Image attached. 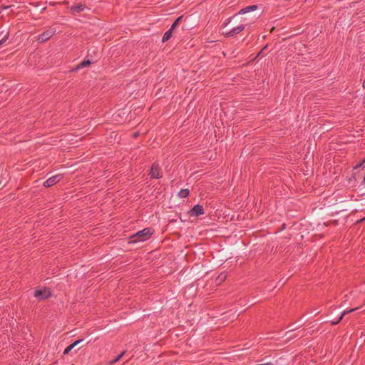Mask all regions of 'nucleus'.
<instances>
[{
	"label": "nucleus",
	"mask_w": 365,
	"mask_h": 365,
	"mask_svg": "<svg viewBox=\"0 0 365 365\" xmlns=\"http://www.w3.org/2000/svg\"><path fill=\"white\" fill-rule=\"evenodd\" d=\"M56 29L55 28H50L38 35L37 40L40 43H43L52 37L56 34Z\"/></svg>",
	"instance_id": "f03ea898"
},
{
	"label": "nucleus",
	"mask_w": 365,
	"mask_h": 365,
	"mask_svg": "<svg viewBox=\"0 0 365 365\" xmlns=\"http://www.w3.org/2000/svg\"><path fill=\"white\" fill-rule=\"evenodd\" d=\"M85 5L82 3H78L74 5H72L71 6V10L73 11L74 13H80L85 10Z\"/></svg>",
	"instance_id": "1a4fd4ad"
},
{
	"label": "nucleus",
	"mask_w": 365,
	"mask_h": 365,
	"mask_svg": "<svg viewBox=\"0 0 365 365\" xmlns=\"http://www.w3.org/2000/svg\"><path fill=\"white\" fill-rule=\"evenodd\" d=\"M125 353V351H123L122 353H120L118 356H116V358H115L113 360L110 361V364L111 365H113L115 363H116L117 361H118L123 356Z\"/></svg>",
	"instance_id": "dca6fc26"
},
{
	"label": "nucleus",
	"mask_w": 365,
	"mask_h": 365,
	"mask_svg": "<svg viewBox=\"0 0 365 365\" xmlns=\"http://www.w3.org/2000/svg\"><path fill=\"white\" fill-rule=\"evenodd\" d=\"M92 62L90 60H84L82 62H81L75 68L76 71H78L81 68H85L89 65H91Z\"/></svg>",
	"instance_id": "ddd939ff"
},
{
	"label": "nucleus",
	"mask_w": 365,
	"mask_h": 365,
	"mask_svg": "<svg viewBox=\"0 0 365 365\" xmlns=\"http://www.w3.org/2000/svg\"><path fill=\"white\" fill-rule=\"evenodd\" d=\"M61 176L60 175L52 176L43 182V186L46 187H51L57 183L61 180Z\"/></svg>",
	"instance_id": "6e6552de"
},
{
	"label": "nucleus",
	"mask_w": 365,
	"mask_h": 365,
	"mask_svg": "<svg viewBox=\"0 0 365 365\" xmlns=\"http://www.w3.org/2000/svg\"><path fill=\"white\" fill-rule=\"evenodd\" d=\"M227 274L225 273H220L216 278L215 282L217 284H220L221 282L225 280Z\"/></svg>",
	"instance_id": "2eb2a0df"
},
{
	"label": "nucleus",
	"mask_w": 365,
	"mask_h": 365,
	"mask_svg": "<svg viewBox=\"0 0 365 365\" xmlns=\"http://www.w3.org/2000/svg\"><path fill=\"white\" fill-rule=\"evenodd\" d=\"M358 309V307H356V308H354V309H346L344 310L341 316L339 317V319L336 322H331V325H336L337 324L339 323V322L343 319V317L346 315L347 314H349V313H351L353 312L354 311Z\"/></svg>",
	"instance_id": "9d476101"
},
{
	"label": "nucleus",
	"mask_w": 365,
	"mask_h": 365,
	"mask_svg": "<svg viewBox=\"0 0 365 365\" xmlns=\"http://www.w3.org/2000/svg\"><path fill=\"white\" fill-rule=\"evenodd\" d=\"M174 30H173L172 29L170 28V29H168L163 35V38H162V41L164 43V42H166L167 41H168L171 37H172V34H173V32Z\"/></svg>",
	"instance_id": "f8f14e48"
},
{
	"label": "nucleus",
	"mask_w": 365,
	"mask_h": 365,
	"mask_svg": "<svg viewBox=\"0 0 365 365\" xmlns=\"http://www.w3.org/2000/svg\"><path fill=\"white\" fill-rule=\"evenodd\" d=\"M150 175L152 178L160 179L162 178V172L158 163H154L150 168Z\"/></svg>",
	"instance_id": "39448f33"
},
{
	"label": "nucleus",
	"mask_w": 365,
	"mask_h": 365,
	"mask_svg": "<svg viewBox=\"0 0 365 365\" xmlns=\"http://www.w3.org/2000/svg\"><path fill=\"white\" fill-rule=\"evenodd\" d=\"M182 16H179L178 19H176V20L173 23L170 29H172L173 30H175V29L176 28V26H178L179 22L182 20Z\"/></svg>",
	"instance_id": "f3484780"
},
{
	"label": "nucleus",
	"mask_w": 365,
	"mask_h": 365,
	"mask_svg": "<svg viewBox=\"0 0 365 365\" xmlns=\"http://www.w3.org/2000/svg\"><path fill=\"white\" fill-rule=\"evenodd\" d=\"M257 9V5H251V6H246V7L242 9L237 14L234 15L232 17L228 18L226 20V21L225 22L224 26H226L227 24H229L230 23V21H232V19L233 18H235V16H237V15L245 14L246 13L255 11Z\"/></svg>",
	"instance_id": "20e7f679"
},
{
	"label": "nucleus",
	"mask_w": 365,
	"mask_h": 365,
	"mask_svg": "<svg viewBox=\"0 0 365 365\" xmlns=\"http://www.w3.org/2000/svg\"><path fill=\"white\" fill-rule=\"evenodd\" d=\"M190 215L195 217H198L205 213V210L202 205L197 204L189 212Z\"/></svg>",
	"instance_id": "423d86ee"
},
{
	"label": "nucleus",
	"mask_w": 365,
	"mask_h": 365,
	"mask_svg": "<svg viewBox=\"0 0 365 365\" xmlns=\"http://www.w3.org/2000/svg\"><path fill=\"white\" fill-rule=\"evenodd\" d=\"M9 38V34H7L1 40H0V46L4 44Z\"/></svg>",
	"instance_id": "a211bd4d"
},
{
	"label": "nucleus",
	"mask_w": 365,
	"mask_h": 365,
	"mask_svg": "<svg viewBox=\"0 0 365 365\" xmlns=\"http://www.w3.org/2000/svg\"><path fill=\"white\" fill-rule=\"evenodd\" d=\"M190 194V190L188 189H182L178 193V196L180 198H185Z\"/></svg>",
	"instance_id": "4468645a"
},
{
	"label": "nucleus",
	"mask_w": 365,
	"mask_h": 365,
	"mask_svg": "<svg viewBox=\"0 0 365 365\" xmlns=\"http://www.w3.org/2000/svg\"><path fill=\"white\" fill-rule=\"evenodd\" d=\"M34 295L39 300H43L49 298L51 296V292L49 289L43 288L36 289L34 292Z\"/></svg>",
	"instance_id": "7ed1b4c3"
},
{
	"label": "nucleus",
	"mask_w": 365,
	"mask_h": 365,
	"mask_svg": "<svg viewBox=\"0 0 365 365\" xmlns=\"http://www.w3.org/2000/svg\"><path fill=\"white\" fill-rule=\"evenodd\" d=\"M245 25L241 24L234 27L230 31L227 32L225 34V36L227 37H232V36L240 34L241 31H242L245 29Z\"/></svg>",
	"instance_id": "0eeeda50"
},
{
	"label": "nucleus",
	"mask_w": 365,
	"mask_h": 365,
	"mask_svg": "<svg viewBox=\"0 0 365 365\" xmlns=\"http://www.w3.org/2000/svg\"><path fill=\"white\" fill-rule=\"evenodd\" d=\"M364 160H363L362 162L359 163V164H357L354 168H359L360 166L362 165V164L364 163Z\"/></svg>",
	"instance_id": "6ab92c4d"
},
{
	"label": "nucleus",
	"mask_w": 365,
	"mask_h": 365,
	"mask_svg": "<svg viewBox=\"0 0 365 365\" xmlns=\"http://www.w3.org/2000/svg\"><path fill=\"white\" fill-rule=\"evenodd\" d=\"M153 233V231L152 228H144L132 235L131 238H134V240H132V242H145L151 237Z\"/></svg>",
	"instance_id": "f257e3e1"
},
{
	"label": "nucleus",
	"mask_w": 365,
	"mask_h": 365,
	"mask_svg": "<svg viewBox=\"0 0 365 365\" xmlns=\"http://www.w3.org/2000/svg\"><path fill=\"white\" fill-rule=\"evenodd\" d=\"M81 341H82V339L77 340L68 346L63 351V355L68 354L76 345H78Z\"/></svg>",
	"instance_id": "9b49d317"
},
{
	"label": "nucleus",
	"mask_w": 365,
	"mask_h": 365,
	"mask_svg": "<svg viewBox=\"0 0 365 365\" xmlns=\"http://www.w3.org/2000/svg\"><path fill=\"white\" fill-rule=\"evenodd\" d=\"M362 86H363L364 88H365V80L363 82Z\"/></svg>",
	"instance_id": "aec40b11"
}]
</instances>
